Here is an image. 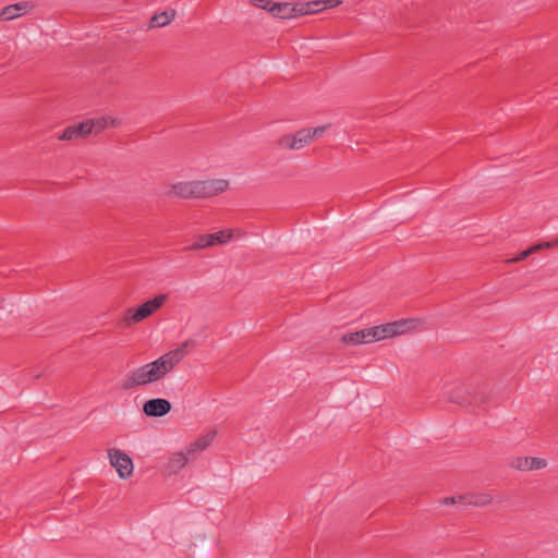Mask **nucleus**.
Listing matches in <instances>:
<instances>
[{
	"instance_id": "nucleus-1",
	"label": "nucleus",
	"mask_w": 558,
	"mask_h": 558,
	"mask_svg": "<svg viewBox=\"0 0 558 558\" xmlns=\"http://www.w3.org/2000/svg\"><path fill=\"white\" fill-rule=\"evenodd\" d=\"M229 182L223 179L178 181L167 185L163 195L168 198L203 199L223 193Z\"/></svg>"
},
{
	"instance_id": "nucleus-2",
	"label": "nucleus",
	"mask_w": 558,
	"mask_h": 558,
	"mask_svg": "<svg viewBox=\"0 0 558 558\" xmlns=\"http://www.w3.org/2000/svg\"><path fill=\"white\" fill-rule=\"evenodd\" d=\"M110 464L116 469L121 478H128L133 473L132 459L119 449L111 448L108 450Z\"/></svg>"
},
{
	"instance_id": "nucleus-3",
	"label": "nucleus",
	"mask_w": 558,
	"mask_h": 558,
	"mask_svg": "<svg viewBox=\"0 0 558 558\" xmlns=\"http://www.w3.org/2000/svg\"><path fill=\"white\" fill-rule=\"evenodd\" d=\"M170 371L162 356L142 366V386L162 378Z\"/></svg>"
},
{
	"instance_id": "nucleus-4",
	"label": "nucleus",
	"mask_w": 558,
	"mask_h": 558,
	"mask_svg": "<svg viewBox=\"0 0 558 558\" xmlns=\"http://www.w3.org/2000/svg\"><path fill=\"white\" fill-rule=\"evenodd\" d=\"M231 238V230H221L211 234H201L195 239L194 243L189 246V250H202L216 244H226Z\"/></svg>"
},
{
	"instance_id": "nucleus-5",
	"label": "nucleus",
	"mask_w": 558,
	"mask_h": 558,
	"mask_svg": "<svg viewBox=\"0 0 558 558\" xmlns=\"http://www.w3.org/2000/svg\"><path fill=\"white\" fill-rule=\"evenodd\" d=\"M310 142V131L307 129H302L296 131L294 134H287L281 136L277 144L281 148L295 150L305 147Z\"/></svg>"
},
{
	"instance_id": "nucleus-6",
	"label": "nucleus",
	"mask_w": 558,
	"mask_h": 558,
	"mask_svg": "<svg viewBox=\"0 0 558 558\" xmlns=\"http://www.w3.org/2000/svg\"><path fill=\"white\" fill-rule=\"evenodd\" d=\"M172 409L169 400L163 398L150 399L144 402L142 411L150 417H161L167 415Z\"/></svg>"
},
{
	"instance_id": "nucleus-7",
	"label": "nucleus",
	"mask_w": 558,
	"mask_h": 558,
	"mask_svg": "<svg viewBox=\"0 0 558 558\" xmlns=\"http://www.w3.org/2000/svg\"><path fill=\"white\" fill-rule=\"evenodd\" d=\"M509 466L518 471L542 470L547 466V461L536 457H514L509 461Z\"/></svg>"
},
{
	"instance_id": "nucleus-8",
	"label": "nucleus",
	"mask_w": 558,
	"mask_h": 558,
	"mask_svg": "<svg viewBox=\"0 0 558 558\" xmlns=\"http://www.w3.org/2000/svg\"><path fill=\"white\" fill-rule=\"evenodd\" d=\"M407 325L405 320H398L385 325H379L375 327H371V330H373L374 339L376 341L399 336L404 332V327Z\"/></svg>"
},
{
	"instance_id": "nucleus-9",
	"label": "nucleus",
	"mask_w": 558,
	"mask_h": 558,
	"mask_svg": "<svg viewBox=\"0 0 558 558\" xmlns=\"http://www.w3.org/2000/svg\"><path fill=\"white\" fill-rule=\"evenodd\" d=\"M374 337L375 336L373 333V330H371V328H365L357 330L355 332L344 333L340 338V341L344 344L357 345L362 343L375 342L376 340L374 339Z\"/></svg>"
},
{
	"instance_id": "nucleus-10",
	"label": "nucleus",
	"mask_w": 558,
	"mask_h": 558,
	"mask_svg": "<svg viewBox=\"0 0 558 558\" xmlns=\"http://www.w3.org/2000/svg\"><path fill=\"white\" fill-rule=\"evenodd\" d=\"M167 293H159L153 299L142 302V320L155 314L168 301Z\"/></svg>"
},
{
	"instance_id": "nucleus-11",
	"label": "nucleus",
	"mask_w": 558,
	"mask_h": 558,
	"mask_svg": "<svg viewBox=\"0 0 558 558\" xmlns=\"http://www.w3.org/2000/svg\"><path fill=\"white\" fill-rule=\"evenodd\" d=\"M469 389V400L471 404H484L488 401V386L486 383H477L475 386H468Z\"/></svg>"
},
{
	"instance_id": "nucleus-12",
	"label": "nucleus",
	"mask_w": 558,
	"mask_h": 558,
	"mask_svg": "<svg viewBox=\"0 0 558 558\" xmlns=\"http://www.w3.org/2000/svg\"><path fill=\"white\" fill-rule=\"evenodd\" d=\"M215 436L216 432L213 430L197 438L190 445L185 453L191 458V460H194L199 452L205 450L213 442Z\"/></svg>"
},
{
	"instance_id": "nucleus-13",
	"label": "nucleus",
	"mask_w": 558,
	"mask_h": 558,
	"mask_svg": "<svg viewBox=\"0 0 558 558\" xmlns=\"http://www.w3.org/2000/svg\"><path fill=\"white\" fill-rule=\"evenodd\" d=\"M31 9V5L27 2H20L14 4H9L0 10V20L1 21H12L19 16H22Z\"/></svg>"
},
{
	"instance_id": "nucleus-14",
	"label": "nucleus",
	"mask_w": 558,
	"mask_h": 558,
	"mask_svg": "<svg viewBox=\"0 0 558 558\" xmlns=\"http://www.w3.org/2000/svg\"><path fill=\"white\" fill-rule=\"evenodd\" d=\"M268 12L277 19L289 20L296 17L294 12V4L290 2H274Z\"/></svg>"
},
{
	"instance_id": "nucleus-15",
	"label": "nucleus",
	"mask_w": 558,
	"mask_h": 558,
	"mask_svg": "<svg viewBox=\"0 0 558 558\" xmlns=\"http://www.w3.org/2000/svg\"><path fill=\"white\" fill-rule=\"evenodd\" d=\"M193 344L192 340H186L175 350L162 355L165 357V362L168 365V368L172 369L175 364H178L186 354L189 347Z\"/></svg>"
},
{
	"instance_id": "nucleus-16",
	"label": "nucleus",
	"mask_w": 558,
	"mask_h": 558,
	"mask_svg": "<svg viewBox=\"0 0 558 558\" xmlns=\"http://www.w3.org/2000/svg\"><path fill=\"white\" fill-rule=\"evenodd\" d=\"M322 0H314L305 3L296 2L294 4L295 16L315 14L324 10Z\"/></svg>"
},
{
	"instance_id": "nucleus-17",
	"label": "nucleus",
	"mask_w": 558,
	"mask_h": 558,
	"mask_svg": "<svg viewBox=\"0 0 558 558\" xmlns=\"http://www.w3.org/2000/svg\"><path fill=\"white\" fill-rule=\"evenodd\" d=\"M458 500L466 505L484 507L492 502L493 497L489 494H469L459 496Z\"/></svg>"
},
{
	"instance_id": "nucleus-18",
	"label": "nucleus",
	"mask_w": 558,
	"mask_h": 558,
	"mask_svg": "<svg viewBox=\"0 0 558 558\" xmlns=\"http://www.w3.org/2000/svg\"><path fill=\"white\" fill-rule=\"evenodd\" d=\"M175 16V10L170 9L155 14L148 24V28L163 27L169 25Z\"/></svg>"
},
{
	"instance_id": "nucleus-19",
	"label": "nucleus",
	"mask_w": 558,
	"mask_h": 558,
	"mask_svg": "<svg viewBox=\"0 0 558 558\" xmlns=\"http://www.w3.org/2000/svg\"><path fill=\"white\" fill-rule=\"evenodd\" d=\"M448 401L460 405H471L468 387L460 385L456 389L451 390L448 395Z\"/></svg>"
},
{
	"instance_id": "nucleus-20",
	"label": "nucleus",
	"mask_w": 558,
	"mask_h": 558,
	"mask_svg": "<svg viewBox=\"0 0 558 558\" xmlns=\"http://www.w3.org/2000/svg\"><path fill=\"white\" fill-rule=\"evenodd\" d=\"M189 461H191V458L185 452H178L173 454L168 463L169 473H178Z\"/></svg>"
},
{
	"instance_id": "nucleus-21",
	"label": "nucleus",
	"mask_w": 558,
	"mask_h": 558,
	"mask_svg": "<svg viewBox=\"0 0 558 558\" xmlns=\"http://www.w3.org/2000/svg\"><path fill=\"white\" fill-rule=\"evenodd\" d=\"M94 133H99L109 126H117L119 124L118 120L111 117H100L97 119H92Z\"/></svg>"
},
{
	"instance_id": "nucleus-22",
	"label": "nucleus",
	"mask_w": 558,
	"mask_h": 558,
	"mask_svg": "<svg viewBox=\"0 0 558 558\" xmlns=\"http://www.w3.org/2000/svg\"><path fill=\"white\" fill-rule=\"evenodd\" d=\"M140 322V305L130 308L125 316L120 320V325L123 327L130 326L132 323Z\"/></svg>"
},
{
	"instance_id": "nucleus-23",
	"label": "nucleus",
	"mask_w": 558,
	"mask_h": 558,
	"mask_svg": "<svg viewBox=\"0 0 558 558\" xmlns=\"http://www.w3.org/2000/svg\"><path fill=\"white\" fill-rule=\"evenodd\" d=\"M553 244L550 242H545L543 244H537V245H534L525 251H522L519 255H517L514 258L510 259L509 262H520V260H523L525 259L530 254H532L533 252H536L543 247H550Z\"/></svg>"
},
{
	"instance_id": "nucleus-24",
	"label": "nucleus",
	"mask_w": 558,
	"mask_h": 558,
	"mask_svg": "<svg viewBox=\"0 0 558 558\" xmlns=\"http://www.w3.org/2000/svg\"><path fill=\"white\" fill-rule=\"evenodd\" d=\"M78 138H84L89 134L94 133L93 124L90 120L84 121L75 125Z\"/></svg>"
},
{
	"instance_id": "nucleus-25",
	"label": "nucleus",
	"mask_w": 558,
	"mask_h": 558,
	"mask_svg": "<svg viewBox=\"0 0 558 558\" xmlns=\"http://www.w3.org/2000/svg\"><path fill=\"white\" fill-rule=\"evenodd\" d=\"M77 131L75 125H70L58 136L59 141H73L77 140Z\"/></svg>"
},
{
	"instance_id": "nucleus-26",
	"label": "nucleus",
	"mask_w": 558,
	"mask_h": 558,
	"mask_svg": "<svg viewBox=\"0 0 558 558\" xmlns=\"http://www.w3.org/2000/svg\"><path fill=\"white\" fill-rule=\"evenodd\" d=\"M140 385V374L134 372L122 385L124 389H131Z\"/></svg>"
},
{
	"instance_id": "nucleus-27",
	"label": "nucleus",
	"mask_w": 558,
	"mask_h": 558,
	"mask_svg": "<svg viewBox=\"0 0 558 558\" xmlns=\"http://www.w3.org/2000/svg\"><path fill=\"white\" fill-rule=\"evenodd\" d=\"M329 128H330V124L319 125L316 128L307 129L310 131L311 141L322 136Z\"/></svg>"
},
{
	"instance_id": "nucleus-28",
	"label": "nucleus",
	"mask_w": 558,
	"mask_h": 558,
	"mask_svg": "<svg viewBox=\"0 0 558 558\" xmlns=\"http://www.w3.org/2000/svg\"><path fill=\"white\" fill-rule=\"evenodd\" d=\"M250 3L256 8L263 9L268 12L269 7L274 3L269 0H250Z\"/></svg>"
},
{
	"instance_id": "nucleus-29",
	"label": "nucleus",
	"mask_w": 558,
	"mask_h": 558,
	"mask_svg": "<svg viewBox=\"0 0 558 558\" xmlns=\"http://www.w3.org/2000/svg\"><path fill=\"white\" fill-rule=\"evenodd\" d=\"M324 9L326 8H335L341 3L340 0H322Z\"/></svg>"
},
{
	"instance_id": "nucleus-30",
	"label": "nucleus",
	"mask_w": 558,
	"mask_h": 558,
	"mask_svg": "<svg viewBox=\"0 0 558 558\" xmlns=\"http://www.w3.org/2000/svg\"><path fill=\"white\" fill-rule=\"evenodd\" d=\"M457 502V498L456 497H446L444 499V504L445 505H454Z\"/></svg>"
}]
</instances>
